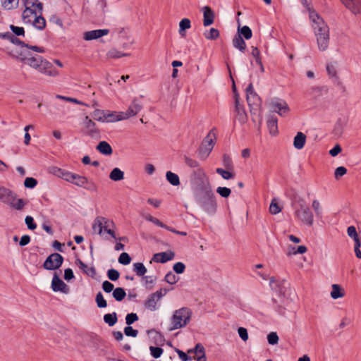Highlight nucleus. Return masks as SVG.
Wrapping results in <instances>:
<instances>
[{
    "label": "nucleus",
    "instance_id": "obj_1",
    "mask_svg": "<svg viewBox=\"0 0 361 361\" xmlns=\"http://www.w3.org/2000/svg\"><path fill=\"white\" fill-rule=\"evenodd\" d=\"M13 56L45 75L56 77L59 75V71L51 62L38 54H32L29 51H17Z\"/></svg>",
    "mask_w": 361,
    "mask_h": 361
},
{
    "label": "nucleus",
    "instance_id": "obj_2",
    "mask_svg": "<svg viewBox=\"0 0 361 361\" xmlns=\"http://www.w3.org/2000/svg\"><path fill=\"white\" fill-rule=\"evenodd\" d=\"M193 195L197 203L210 197L214 192L208 177L204 173H200L192 181Z\"/></svg>",
    "mask_w": 361,
    "mask_h": 361
},
{
    "label": "nucleus",
    "instance_id": "obj_3",
    "mask_svg": "<svg viewBox=\"0 0 361 361\" xmlns=\"http://www.w3.org/2000/svg\"><path fill=\"white\" fill-rule=\"evenodd\" d=\"M294 216L300 224L312 227L314 224V214L303 199L298 200V207L295 208Z\"/></svg>",
    "mask_w": 361,
    "mask_h": 361
},
{
    "label": "nucleus",
    "instance_id": "obj_4",
    "mask_svg": "<svg viewBox=\"0 0 361 361\" xmlns=\"http://www.w3.org/2000/svg\"><path fill=\"white\" fill-rule=\"evenodd\" d=\"M25 9L22 13L24 23H31L34 17L42 14L43 5L39 0H25Z\"/></svg>",
    "mask_w": 361,
    "mask_h": 361
},
{
    "label": "nucleus",
    "instance_id": "obj_5",
    "mask_svg": "<svg viewBox=\"0 0 361 361\" xmlns=\"http://www.w3.org/2000/svg\"><path fill=\"white\" fill-rule=\"evenodd\" d=\"M317 46L319 51L328 50L330 44V28L328 24L313 28Z\"/></svg>",
    "mask_w": 361,
    "mask_h": 361
},
{
    "label": "nucleus",
    "instance_id": "obj_6",
    "mask_svg": "<svg viewBox=\"0 0 361 361\" xmlns=\"http://www.w3.org/2000/svg\"><path fill=\"white\" fill-rule=\"evenodd\" d=\"M191 315L192 312L188 307H182L176 310L171 317L170 330H176L185 326L189 323Z\"/></svg>",
    "mask_w": 361,
    "mask_h": 361
},
{
    "label": "nucleus",
    "instance_id": "obj_7",
    "mask_svg": "<svg viewBox=\"0 0 361 361\" xmlns=\"http://www.w3.org/2000/svg\"><path fill=\"white\" fill-rule=\"evenodd\" d=\"M246 97L250 112L257 111L261 106V99L255 92L252 83H250L246 88Z\"/></svg>",
    "mask_w": 361,
    "mask_h": 361
},
{
    "label": "nucleus",
    "instance_id": "obj_8",
    "mask_svg": "<svg viewBox=\"0 0 361 361\" xmlns=\"http://www.w3.org/2000/svg\"><path fill=\"white\" fill-rule=\"evenodd\" d=\"M166 289H160L155 293L150 294L145 302V307L151 311L156 310L157 302L166 294Z\"/></svg>",
    "mask_w": 361,
    "mask_h": 361
},
{
    "label": "nucleus",
    "instance_id": "obj_9",
    "mask_svg": "<svg viewBox=\"0 0 361 361\" xmlns=\"http://www.w3.org/2000/svg\"><path fill=\"white\" fill-rule=\"evenodd\" d=\"M63 262V257L59 253L50 255L43 264V267L47 270L59 269Z\"/></svg>",
    "mask_w": 361,
    "mask_h": 361
},
{
    "label": "nucleus",
    "instance_id": "obj_10",
    "mask_svg": "<svg viewBox=\"0 0 361 361\" xmlns=\"http://www.w3.org/2000/svg\"><path fill=\"white\" fill-rule=\"evenodd\" d=\"M215 135L209 133L204 139L200 149V156L204 159L207 157L215 145Z\"/></svg>",
    "mask_w": 361,
    "mask_h": 361
},
{
    "label": "nucleus",
    "instance_id": "obj_11",
    "mask_svg": "<svg viewBox=\"0 0 361 361\" xmlns=\"http://www.w3.org/2000/svg\"><path fill=\"white\" fill-rule=\"evenodd\" d=\"M269 105L273 111L276 112L281 116H286L290 111L287 103L281 99H274Z\"/></svg>",
    "mask_w": 361,
    "mask_h": 361
},
{
    "label": "nucleus",
    "instance_id": "obj_12",
    "mask_svg": "<svg viewBox=\"0 0 361 361\" xmlns=\"http://www.w3.org/2000/svg\"><path fill=\"white\" fill-rule=\"evenodd\" d=\"M85 126L83 133L93 138L99 137V130L97 128L94 122H93L88 116L85 117L84 122Z\"/></svg>",
    "mask_w": 361,
    "mask_h": 361
},
{
    "label": "nucleus",
    "instance_id": "obj_13",
    "mask_svg": "<svg viewBox=\"0 0 361 361\" xmlns=\"http://www.w3.org/2000/svg\"><path fill=\"white\" fill-rule=\"evenodd\" d=\"M142 109V104L140 99L135 98L128 106L126 111L123 112V118L126 119L137 115Z\"/></svg>",
    "mask_w": 361,
    "mask_h": 361
},
{
    "label": "nucleus",
    "instance_id": "obj_14",
    "mask_svg": "<svg viewBox=\"0 0 361 361\" xmlns=\"http://www.w3.org/2000/svg\"><path fill=\"white\" fill-rule=\"evenodd\" d=\"M340 1L353 15H361V0H340Z\"/></svg>",
    "mask_w": 361,
    "mask_h": 361
},
{
    "label": "nucleus",
    "instance_id": "obj_15",
    "mask_svg": "<svg viewBox=\"0 0 361 361\" xmlns=\"http://www.w3.org/2000/svg\"><path fill=\"white\" fill-rule=\"evenodd\" d=\"M198 204L209 214H214L216 210V201L214 194Z\"/></svg>",
    "mask_w": 361,
    "mask_h": 361
},
{
    "label": "nucleus",
    "instance_id": "obj_16",
    "mask_svg": "<svg viewBox=\"0 0 361 361\" xmlns=\"http://www.w3.org/2000/svg\"><path fill=\"white\" fill-rule=\"evenodd\" d=\"M109 32L108 29H99L87 31L83 33V39L85 41L97 39L103 36L107 35Z\"/></svg>",
    "mask_w": 361,
    "mask_h": 361
},
{
    "label": "nucleus",
    "instance_id": "obj_17",
    "mask_svg": "<svg viewBox=\"0 0 361 361\" xmlns=\"http://www.w3.org/2000/svg\"><path fill=\"white\" fill-rule=\"evenodd\" d=\"M72 183L76 185L77 186L83 187L89 190L96 189V185L93 183L90 182L87 178L76 173L74 177V182Z\"/></svg>",
    "mask_w": 361,
    "mask_h": 361
},
{
    "label": "nucleus",
    "instance_id": "obj_18",
    "mask_svg": "<svg viewBox=\"0 0 361 361\" xmlns=\"http://www.w3.org/2000/svg\"><path fill=\"white\" fill-rule=\"evenodd\" d=\"M309 13V19L311 22L312 28H315L317 27H319L326 24V22L324 20V18L315 11L310 10Z\"/></svg>",
    "mask_w": 361,
    "mask_h": 361
},
{
    "label": "nucleus",
    "instance_id": "obj_19",
    "mask_svg": "<svg viewBox=\"0 0 361 361\" xmlns=\"http://www.w3.org/2000/svg\"><path fill=\"white\" fill-rule=\"evenodd\" d=\"M51 288L55 292L61 291L63 293H67L68 290V286L61 279H59L56 274H54L53 276Z\"/></svg>",
    "mask_w": 361,
    "mask_h": 361
},
{
    "label": "nucleus",
    "instance_id": "obj_20",
    "mask_svg": "<svg viewBox=\"0 0 361 361\" xmlns=\"http://www.w3.org/2000/svg\"><path fill=\"white\" fill-rule=\"evenodd\" d=\"M11 42L14 44L20 45L21 47H25L28 50H32L37 53H44L45 51L44 47L29 45L28 44L25 43L24 42L21 41L20 39L15 37L13 35L12 36Z\"/></svg>",
    "mask_w": 361,
    "mask_h": 361
},
{
    "label": "nucleus",
    "instance_id": "obj_21",
    "mask_svg": "<svg viewBox=\"0 0 361 361\" xmlns=\"http://www.w3.org/2000/svg\"><path fill=\"white\" fill-rule=\"evenodd\" d=\"M175 254L173 252H163L156 253L152 257V260L157 263H165L174 258Z\"/></svg>",
    "mask_w": 361,
    "mask_h": 361
},
{
    "label": "nucleus",
    "instance_id": "obj_22",
    "mask_svg": "<svg viewBox=\"0 0 361 361\" xmlns=\"http://www.w3.org/2000/svg\"><path fill=\"white\" fill-rule=\"evenodd\" d=\"M203 25L207 27L212 25L214 21V13L209 6L203 7Z\"/></svg>",
    "mask_w": 361,
    "mask_h": 361
},
{
    "label": "nucleus",
    "instance_id": "obj_23",
    "mask_svg": "<svg viewBox=\"0 0 361 361\" xmlns=\"http://www.w3.org/2000/svg\"><path fill=\"white\" fill-rule=\"evenodd\" d=\"M235 118L241 123H244L247 121V114L243 106H240L238 97L235 98Z\"/></svg>",
    "mask_w": 361,
    "mask_h": 361
},
{
    "label": "nucleus",
    "instance_id": "obj_24",
    "mask_svg": "<svg viewBox=\"0 0 361 361\" xmlns=\"http://www.w3.org/2000/svg\"><path fill=\"white\" fill-rule=\"evenodd\" d=\"M267 128L271 135L275 136L278 134V120L275 116H269L267 120Z\"/></svg>",
    "mask_w": 361,
    "mask_h": 361
},
{
    "label": "nucleus",
    "instance_id": "obj_25",
    "mask_svg": "<svg viewBox=\"0 0 361 361\" xmlns=\"http://www.w3.org/2000/svg\"><path fill=\"white\" fill-rule=\"evenodd\" d=\"M305 142L306 135L302 132H298L294 137L293 145L295 148L301 149L304 147Z\"/></svg>",
    "mask_w": 361,
    "mask_h": 361
},
{
    "label": "nucleus",
    "instance_id": "obj_26",
    "mask_svg": "<svg viewBox=\"0 0 361 361\" xmlns=\"http://www.w3.org/2000/svg\"><path fill=\"white\" fill-rule=\"evenodd\" d=\"M233 45L243 53H244L246 49V43L240 35H237L233 37Z\"/></svg>",
    "mask_w": 361,
    "mask_h": 361
},
{
    "label": "nucleus",
    "instance_id": "obj_27",
    "mask_svg": "<svg viewBox=\"0 0 361 361\" xmlns=\"http://www.w3.org/2000/svg\"><path fill=\"white\" fill-rule=\"evenodd\" d=\"M30 24L37 29L42 30L46 27V20L42 17V14H39L33 18Z\"/></svg>",
    "mask_w": 361,
    "mask_h": 361
},
{
    "label": "nucleus",
    "instance_id": "obj_28",
    "mask_svg": "<svg viewBox=\"0 0 361 361\" xmlns=\"http://www.w3.org/2000/svg\"><path fill=\"white\" fill-rule=\"evenodd\" d=\"M97 149L105 155H111L113 152L111 145L106 141L100 142L97 146Z\"/></svg>",
    "mask_w": 361,
    "mask_h": 361
},
{
    "label": "nucleus",
    "instance_id": "obj_29",
    "mask_svg": "<svg viewBox=\"0 0 361 361\" xmlns=\"http://www.w3.org/2000/svg\"><path fill=\"white\" fill-rule=\"evenodd\" d=\"M12 198V192L6 188L0 187V202L8 203Z\"/></svg>",
    "mask_w": 361,
    "mask_h": 361
},
{
    "label": "nucleus",
    "instance_id": "obj_30",
    "mask_svg": "<svg viewBox=\"0 0 361 361\" xmlns=\"http://www.w3.org/2000/svg\"><path fill=\"white\" fill-rule=\"evenodd\" d=\"M103 216H97L92 224V229L94 232H97L99 235H102L103 233Z\"/></svg>",
    "mask_w": 361,
    "mask_h": 361
},
{
    "label": "nucleus",
    "instance_id": "obj_31",
    "mask_svg": "<svg viewBox=\"0 0 361 361\" xmlns=\"http://www.w3.org/2000/svg\"><path fill=\"white\" fill-rule=\"evenodd\" d=\"M8 204L17 210L23 209L25 205V201L23 199H16V195L13 192L11 200Z\"/></svg>",
    "mask_w": 361,
    "mask_h": 361
},
{
    "label": "nucleus",
    "instance_id": "obj_32",
    "mask_svg": "<svg viewBox=\"0 0 361 361\" xmlns=\"http://www.w3.org/2000/svg\"><path fill=\"white\" fill-rule=\"evenodd\" d=\"M123 112H112L106 114L105 116V121L107 122H115L118 121L125 120V118H123Z\"/></svg>",
    "mask_w": 361,
    "mask_h": 361
},
{
    "label": "nucleus",
    "instance_id": "obj_33",
    "mask_svg": "<svg viewBox=\"0 0 361 361\" xmlns=\"http://www.w3.org/2000/svg\"><path fill=\"white\" fill-rule=\"evenodd\" d=\"M109 178L114 181H119L124 178V173L118 168H114L109 174Z\"/></svg>",
    "mask_w": 361,
    "mask_h": 361
},
{
    "label": "nucleus",
    "instance_id": "obj_34",
    "mask_svg": "<svg viewBox=\"0 0 361 361\" xmlns=\"http://www.w3.org/2000/svg\"><path fill=\"white\" fill-rule=\"evenodd\" d=\"M191 27L190 20L188 18H183L179 23V34L181 37L185 36V30Z\"/></svg>",
    "mask_w": 361,
    "mask_h": 361
},
{
    "label": "nucleus",
    "instance_id": "obj_35",
    "mask_svg": "<svg viewBox=\"0 0 361 361\" xmlns=\"http://www.w3.org/2000/svg\"><path fill=\"white\" fill-rule=\"evenodd\" d=\"M331 296L334 299L343 298L344 296V291L341 286L338 284L332 285V290L331 292Z\"/></svg>",
    "mask_w": 361,
    "mask_h": 361
},
{
    "label": "nucleus",
    "instance_id": "obj_36",
    "mask_svg": "<svg viewBox=\"0 0 361 361\" xmlns=\"http://www.w3.org/2000/svg\"><path fill=\"white\" fill-rule=\"evenodd\" d=\"M216 172L221 175L224 179L229 180L232 179L235 177V173L233 171L228 170V169H223L221 168H217L216 169Z\"/></svg>",
    "mask_w": 361,
    "mask_h": 361
},
{
    "label": "nucleus",
    "instance_id": "obj_37",
    "mask_svg": "<svg viewBox=\"0 0 361 361\" xmlns=\"http://www.w3.org/2000/svg\"><path fill=\"white\" fill-rule=\"evenodd\" d=\"M166 178L168 180V182L170 183L173 186H177L180 185V179L178 176L171 171L166 172Z\"/></svg>",
    "mask_w": 361,
    "mask_h": 361
},
{
    "label": "nucleus",
    "instance_id": "obj_38",
    "mask_svg": "<svg viewBox=\"0 0 361 361\" xmlns=\"http://www.w3.org/2000/svg\"><path fill=\"white\" fill-rule=\"evenodd\" d=\"M133 271L138 276H144L147 271V268L141 262H136L133 264Z\"/></svg>",
    "mask_w": 361,
    "mask_h": 361
},
{
    "label": "nucleus",
    "instance_id": "obj_39",
    "mask_svg": "<svg viewBox=\"0 0 361 361\" xmlns=\"http://www.w3.org/2000/svg\"><path fill=\"white\" fill-rule=\"evenodd\" d=\"M129 56V54H126V53H122L121 51H118L116 49H110L106 54L107 59H119V58H121L123 56Z\"/></svg>",
    "mask_w": 361,
    "mask_h": 361
},
{
    "label": "nucleus",
    "instance_id": "obj_40",
    "mask_svg": "<svg viewBox=\"0 0 361 361\" xmlns=\"http://www.w3.org/2000/svg\"><path fill=\"white\" fill-rule=\"evenodd\" d=\"M204 36L207 39L215 40L219 37V31L216 28H211L204 32Z\"/></svg>",
    "mask_w": 361,
    "mask_h": 361
},
{
    "label": "nucleus",
    "instance_id": "obj_41",
    "mask_svg": "<svg viewBox=\"0 0 361 361\" xmlns=\"http://www.w3.org/2000/svg\"><path fill=\"white\" fill-rule=\"evenodd\" d=\"M104 321L109 324V326H112L117 322V315L116 312H113L111 314H106L104 316Z\"/></svg>",
    "mask_w": 361,
    "mask_h": 361
},
{
    "label": "nucleus",
    "instance_id": "obj_42",
    "mask_svg": "<svg viewBox=\"0 0 361 361\" xmlns=\"http://www.w3.org/2000/svg\"><path fill=\"white\" fill-rule=\"evenodd\" d=\"M238 32L240 33L239 35H243L246 39H250L252 36L251 29L247 25H244L242 27H240V25H238Z\"/></svg>",
    "mask_w": 361,
    "mask_h": 361
},
{
    "label": "nucleus",
    "instance_id": "obj_43",
    "mask_svg": "<svg viewBox=\"0 0 361 361\" xmlns=\"http://www.w3.org/2000/svg\"><path fill=\"white\" fill-rule=\"evenodd\" d=\"M312 207L315 213L316 216L319 219L322 218V209L319 201L317 200H314L312 202Z\"/></svg>",
    "mask_w": 361,
    "mask_h": 361
},
{
    "label": "nucleus",
    "instance_id": "obj_44",
    "mask_svg": "<svg viewBox=\"0 0 361 361\" xmlns=\"http://www.w3.org/2000/svg\"><path fill=\"white\" fill-rule=\"evenodd\" d=\"M126 295V293L123 288H116L113 291V297L117 301L123 300Z\"/></svg>",
    "mask_w": 361,
    "mask_h": 361
},
{
    "label": "nucleus",
    "instance_id": "obj_45",
    "mask_svg": "<svg viewBox=\"0 0 361 361\" xmlns=\"http://www.w3.org/2000/svg\"><path fill=\"white\" fill-rule=\"evenodd\" d=\"M76 264L79 267V268L82 270L85 274H89L90 273L94 274V269L93 267H88L87 264H85L80 259L76 260Z\"/></svg>",
    "mask_w": 361,
    "mask_h": 361
},
{
    "label": "nucleus",
    "instance_id": "obj_46",
    "mask_svg": "<svg viewBox=\"0 0 361 361\" xmlns=\"http://www.w3.org/2000/svg\"><path fill=\"white\" fill-rule=\"evenodd\" d=\"M188 353H195L196 357L205 355L204 348L201 343H197L194 349L189 350Z\"/></svg>",
    "mask_w": 361,
    "mask_h": 361
},
{
    "label": "nucleus",
    "instance_id": "obj_47",
    "mask_svg": "<svg viewBox=\"0 0 361 361\" xmlns=\"http://www.w3.org/2000/svg\"><path fill=\"white\" fill-rule=\"evenodd\" d=\"M223 164L226 169L233 171V164L228 154H224L222 159Z\"/></svg>",
    "mask_w": 361,
    "mask_h": 361
},
{
    "label": "nucleus",
    "instance_id": "obj_48",
    "mask_svg": "<svg viewBox=\"0 0 361 361\" xmlns=\"http://www.w3.org/2000/svg\"><path fill=\"white\" fill-rule=\"evenodd\" d=\"M106 113L100 109H96L92 114V116L94 120L99 121H105Z\"/></svg>",
    "mask_w": 361,
    "mask_h": 361
},
{
    "label": "nucleus",
    "instance_id": "obj_49",
    "mask_svg": "<svg viewBox=\"0 0 361 361\" xmlns=\"http://www.w3.org/2000/svg\"><path fill=\"white\" fill-rule=\"evenodd\" d=\"M95 301L97 302L98 307H99V308H104V307H106V306H107V302L104 300L103 295L101 292H99L97 294Z\"/></svg>",
    "mask_w": 361,
    "mask_h": 361
},
{
    "label": "nucleus",
    "instance_id": "obj_50",
    "mask_svg": "<svg viewBox=\"0 0 361 361\" xmlns=\"http://www.w3.org/2000/svg\"><path fill=\"white\" fill-rule=\"evenodd\" d=\"M165 281L169 284H175L178 280V277L172 271H169L165 276Z\"/></svg>",
    "mask_w": 361,
    "mask_h": 361
},
{
    "label": "nucleus",
    "instance_id": "obj_51",
    "mask_svg": "<svg viewBox=\"0 0 361 361\" xmlns=\"http://www.w3.org/2000/svg\"><path fill=\"white\" fill-rule=\"evenodd\" d=\"M19 0H4L3 6L6 9H13L18 6Z\"/></svg>",
    "mask_w": 361,
    "mask_h": 361
},
{
    "label": "nucleus",
    "instance_id": "obj_52",
    "mask_svg": "<svg viewBox=\"0 0 361 361\" xmlns=\"http://www.w3.org/2000/svg\"><path fill=\"white\" fill-rule=\"evenodd\" d=\"M131 262V258L129 255L126 252H123L118 257V262L120 264L127 265L129 264Z\"/></svg>",
    "mask_w": 361,
    "mask_h": 361
},
{
    "label": "nucleus",
    "instance_id": "obj_53",
    "mask_svg": "<svg viewBox=\"0 0 361 361\" xmlns=\"http://www.w3.org/2000/svg\"><path fill=\"white\" fill-rule=\"evenodd\" d=\"M347 233H348V235L350 238H353V240H355V243L360 241V239L358 238L357 231H356V228L355 226H349L347 229Z\"/></svg>",
    "mask_w": 361,
    "mask_h": 361
},
{
    "label": "nucleus",
    "instance_id": "obj_54",
    "mask_svg": "<svg viewBox=\"0 0 361 361\" xmlns=\"http://www.w3.org/2000/svg\"><path fill=\"white\" fill-rule=\"evenodd\" d=\"M149 350L152 356L154 357V358H159L164 351L161 348L154 346H150Z\"/></svg>",
    "mask_w": 361,
    "mask_h": 361
},
{
    "label": "nucleus",
    "instance_id": "obj_55",
    "mask_svg": "<svg viewBox=\"0 0 361 361\" xmlns=\"http://www.w3.org/2000/svg\"><path fill=\"white\" fill-rule=\"evenodd\" d=\"M251 49H252L251 54L255 59L256 63L257 64H261L262 59H261L259 50L256 47H252Z\"/></svg>",
    "mask_w": 361,
    "mask_h": 361
},
{
    "label": "nucleus",
    "instance_id": "obj_56",
    "mask_svg": "<svg viewBox=\"0 0 361 361\" xmlns=\"http://www.w3.org/2000/svg\"><path fill=\"white\" fill-rule=\"evenodd\" d=\"M37 184V181L34 178H26L24 181V185L25 188H35Z\"/></svg>",
    "mask_w": 361,
    "mask_h": 361
},
{
    "label": "nucleus",
    "instance_id": "obj_57",
    "mask_svg": "<svg viewBox=\"0 0 361 361\" xmlns=\"http://www.w3.org/2000/svg\"><path fill=\"white\" fill-rule=\"evenodd\" d=\"M217 193H219L223 197H228L231 192V189L226 187H219L216 189Z\"/></svg>",
    "mask_w": 361,
    "mask_h": 361
},
{
    "label": "nucleus",
    "instance_id": "obj_58",
    "mask_svg": "<svg viewBox=\"0 0 361 361\" xmlns=\"http://www.w3.org/2000/svg\"><path fill=\"white\" fill-rule=\"evenodd\" d=\"M281 211V207L275 200H272L269 207V212L272 214H276Z\"/></svg>",
    "mask_w": 361,
    "mask_h": 361
},
{
    "label": "nucleus",
    "instance_id": "obj_59",
    "mask_svg": "<svg viewBox=\"0 0 361 361\" xmlns=\"http://www.w3.org/2000/svg\"><path fill=\"white\" fill-rule=\"evenodd\" d=\"M107 276L111 281H116L120 276L119 272L114 269H111L107 271Z\"/></svg>",
    "mask_w": 361,
    "mask_h": 361
},
{
    "label": "nucleus",
    "instance_id": "obj_60",
    "mask_svg": "<svg viewBox=\"0 0 361 361\" xmlns=\"http://www.w3.org/2000/svg\"><path fill=\"white\" fill-rule=\"evenodd\" d=\"M10 29L16 36H24L25 30L23 27H18L13 25H10Z\"/></svg>",
    "mask_w": 361,
    "mask_h": 361
},
{
    "label": "nucleus",
    "instance_id": "obj_61",
    "mask_svg": "<svg viewBox=\"0 0 361 361\" xmlns=\"http://www.w3.org/2000/svg\"><path fill=\"white\" fill-rule=\"evenodd\" d=\"M347 173V169L343 166H339L336 169L334 172V177L338 180L341 176H344Z\"/></svg>",
    "mask_w": 361,
    "mask_h": 361
},
{
    "label": "nucleus",
    "instance_id": "obj_62",
    "mask_svg": "<svg viewBox=\"0 0 361 361\" xmlns=\"http://www.w3.org/2000/svg\"><path fill=\"white\" fill-rule=\"evenodd\" d=\"M138 320V317L135 313H130L126 315V322L128 325H130Z\"/></svg>",
    "mask_w": 361,
    "mask_h": 361
},
{
    "label": "nucleus",
    "instance_id": "obj_63",
    "mask_svg": "<svg viewBox=\"0 0 361 361\" xmlns=\"http://www.w3.org/2000/svg\"><path fill=\"white\" fill-rule=\"evenodd\" d=\"M64 171L65 170L56 166H53L49 169V171L51 173L61 178L63 175Z\"/></svg>",
    "mask_w": 361,
    "mask_h": 361
},
{
    "label": "nucleus",
    "instance_id": "obj_64",
    "mask_svg": "<svg viewBox=\"0 0 361 361\" xmlns=\"http://www.w3.org/2000/svg\"><path fill=\"white\" fill-rule=\"evenodd\" d=\"M268 342L271 345H275L278 343L279 341V336H277L276 333L275 332H271L268 336H267Z\"/></svg>",
    "mask_w": 361,
    "mask_h": 361
}]
</instances>
